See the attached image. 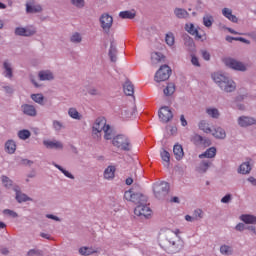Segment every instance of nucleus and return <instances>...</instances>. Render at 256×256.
<instances>
[{
  "mask_svg": "<svg viewBox=\"0 0 256 256\" xmlns=\"http://www.w3.org/2000/svg\"><path fill=\"white\" fill-rule=\"evenodd\" d=\"M124 199L137 205L134 209V214L137 215V217H145L146 219L151 217L152 211L147 205V196L141 193H135L133 189H130L124 193Z\"/></svg>",
  "mask_w": 256,
  "mask_h": 256,
  "instance_id": "obj_1",
  "label": "nucleus"
},
{
  "mask_svg": "<svg viewBox=\"0 0 256 256\" xmlns=\"http://www.w3.org/2000/svg\"><path fill=\"white\" fill-rule=\"evenodd\" d=\"M92 133L96 135V137H101V133H104V139H106V141H111L115 135L113 128L107 125V121L103 118L96 119L92 127Z\"/></svg>",
  "mask_w": 256,
  "mask_h": 256,
  "instance_id": "obj_2",
  "label": "nucleus"
},
{
  "mask_svg": "<svg viewBox=\"0 0 256 256\" xmlns=\"http://www.w3.org/2000/svg\"><path fill=\"white\" fill-rule=\"evenodd\" d=\"M213 81L217 83V85L220 87L222 91H225V93H233L235 89H237V85L235 84V81L233 79L216 72L212 75Z\"/></svg>",
  "mask_w": 256,
  "mask_h": 256,
  "instance_id": "obj_3",
  "label": "nucleus"
},
{
  "mask_svg": "<svg viewBox=\"0 0 256 256\" xmlns=\"http://www.w3.org/2000/svg\"><path fill=\"white\" fill-rule=\"evenodd\" d=\"M112 139V145L114 147H117V149H120V151H131V140H129V137L126 135L120 134L115 136V133L113 135Z\"/></svg>",
  "mask_w": 256,
  "mask_h": 256,
  "instance_id": "obj_4",
  "label": "nucleus"
},
{
  "mask_svg": "<svg viewBox=\"0 0 256 256\" xmlns=\"http://www.w3.org/2000/svg\"><path fill=\"white\" fill-rule=\"evenodd\" d=\"M154 195L157 199H164L169 193V183L167 182H156L153 185Z\"/></svg>",
  "mask_w": 256,
  "mask_h": 256,
  "instance_id": "obj_5",
  "label": "nucleus"
},
{
  "mask_svg": "<svg viewBox=\"0 0 256 256\" xmlns=\"http://www.w3.org/2000/svg\"><path fill=\"white\" fill-rule=\"evenodd\" d=\"M171 77V68L168 65H163L155 74V81L161 83V81H167Z\"/></svg>",
  "mask_w": 256,
  "mask_h": 256,
  "instance_id": "obj_6",
  "label": "nucleus"
},
{
  "mask_svg": "<svg viewBox=\"0 0 256 256\" xmlns=\"http://www.w3.org/2000/svg\"><path fill=\"white\" fill-rule=\"evenodd\" d=\"M224 64L226 67L234 69V71H247V66L243 62H239L233 58H225Z\"/></svg>",
  "mask_w": 256,
  "mask_h": 256,
  "instance_id": "obj_7",
  "label": "nucleus"
},
{
  "mask_svg": "<svg viewBox=\"0 0 256 256\" xmlns=\"http://www.w3.org/2000/svg\"><path fill=\"white\" fill-rule=\"evenodd\" d=\"M100 25L105 33H109L111 27H113V16L107 13L102 14L100 17Z\"/></svg>",
  "mask_w": 256,
  "mask_h": 256,
  "instance_id": "obj_8",
  "label": "nucleus"
},
{
  "mask_svg": "<svg viewBox=\"0 0 256 256\" xmlns=\"http://www.w3.org/2000/svg\"><path fill=\"white\" fill-rule=\"evenodd\" d=\"M158 115H159V119L163 123H167L171 121V119H173V112H171V109H169V107L167 106L160 108Z\"/></svg>",
  "mask_w": 256,
  "mask_h": 256,
  "instance_id": "obj_9",
  "label": "nucleus"
},
{
  "mask_svg": "<svg viewBox=\"0 0 256 256\" xmlns=\"http://www.w3.org/2000/svg\"><path fill=\"white\" fill-rule=\"evenodd\" d=\"M37 30L31 26L27 28H16L15 33L16 35H20L22 37H31V35H35Z\"/></svg>",
  "mask_w": 256,
  "mask_h": 256,
  "instance_id": "obj_10",
  "label": "nucleus"
},
{
  "mask_svg": "<svg viewBox=\"0 0 256 256\" xmlns=\"http://www.w3.org/2000/svg\"><path fill=\"white\" fill-rule=\"evenodd\" d=\"M43 145L46 149H56L61 150L63 149V142L59 140H44Z\"/></svg>",
  "mask_w": 256,
  "mask_h": 256,
  "instance_id": "obj_11",
  "label": "nucleus"
},
{
  "mask_svg": "<svg viewBox=\"0 0 256 256\" xmlns=\"http://www.w3.org/2000/svg\"><path fill=\"white\" fill-rule=\"evenodd\" d=\"M185 30L187 31V33H190V35H194V37H196L197 39H205V35H201L199 34V30H197V28H195V25H193V23H187L185 25Z\"/></svg>",
  "mask_w": 256,
  "mask_h": 256,
  "instance_id": "obj_12",
  "label": "nucleus"
},
{
  "mask_svg": "<svg viewBox=\"0 0 256 256\" xmlns=\"http://www.w3.org/2000/svg\"><path fill=\"white\" fill-rule=\"evenodd\" d=\"M38 78L40 81H53V79H55V75L51 70H41L38 73Z\"/></svg>",
  "mask_w": 256,
  "mask_h": 256,
  "instance_id": "obj_13",
  "label": "nucleus"
},
{
  "mask_svg": "<svg viewBox=\"0 0 256 256\" xmlns=\"http://www.w3.org/2000/svg\"><path fill=\"white\" fill-rule=\"evenodd\" d=\"M256 120L252 117L242 116L238 118V124L240 127H249L255 125Z\"/></svg>",
  "mask_w": 256,
  "mask_h": 256,
  "instance_id": "obj_14",
  "label": "nucleus"
},
{
  "mask_svg": "<svg viewBox=\"0 0 256 256\" xmlns=\"http://www.w3.org/2000/svg\"><path fill=\"white\" fill-rule=\"evenodd\" d=\"M133 113H135V110L127 106L120 108V117L121 119H124V121L131 119V117H133Z\"/></svg>",
  "mask_w": 256,
  "mask_h": 256,
  "instance_id": "obj_15",
  "label": "nucleus"
},
{
  "mask_svg": "<svg viewBox=\"0 0 256 256\" xmlns=\"http://www.w3.org/2000/svg\"><path fill=\"white\" fill-rule=\"evenodd\" d=\"M173 153H174L175 159L177 161H181V159H183V157H185V152L183 151V146L181 144L174 145Z\"/></svg>",
  "mask_w": 256,
  "mask_h": 256,
  "instance_id": "obj_16",
  "label": "nucleus"
},
{
  "mask_svg": "<svg viewBox=\"0 0 256 256\" xmlns=\"http://www.w3.org/2000/svg\"><path fill=\"white\" fill-rule=\"evenodd\" d=\"M211 165H213V163L209 160H204L202 161L198 167L196 168L197 173H207V171H209V167H211Z\"/></svg>",
  "mask_w": 256,
  "mask_h": 256,
  "instance_id": "obj_17",
  "label": "nucleus"
},
{
  "mask_svg": "<svg viewBox=\"0 0 256 256\" xmlns=\"http://www.w3.org/2000/svg\"><path fill=\"white\" fill-rule=\"evenodd\" d=\"M240 221L246 223V225H256V216L251 214H243L240 216Z\"/></svg>",
  "mask_w": 256,
  "mask_h": 256,
  "instance_id": "obj_18",
  "label": "nucleus"
},
{
  "mask_svg": "<svg viewBox=\"0 0 256 256\" xmlns=\"http://www.w3.org/2000/svg\"><path fill=\"white\" fill-rule=\"evenodd\" d=\"M123 91L125 95L131 97L135 93V86H133V83H131V81L126 80V82L123 85Z\"/></svg>",
  "mask_w": 256,
  "mask_h": 256,
  "instance_id": "obj_19",
  "label": "nucleus"
},
{
  "mask_svg": "<svg viewBox=\"0 0 256 256\" xmlns=\"http://www.w3.org/2000/svg\"><path fill=\"white\" fill-rule=\"evenodd\" d=\"M217 155V149L215 147H211L207 149L204 153L199 155V159H213Z\"/></svg>",
  "mask_w": 256,
  "mask_h": 256,
  "instance_id": "obj_20",
  "label": "nucleus"
},
{
  "mask_svg": "<svg viewBox=\"0 0 256 256\" xmlns=\"http://www.w3.org/2000/svg\"><path fill=\"white\" fill-rule=\"evenodd\" d=\"M22 111L25 115H29L30 117H35V115H37V110L33 105H29V104L22 105Z\"/></svg>",
  "mask_w": 256,
  "mask_h": 256,
  "instance_id": "obj_21",
  "label": "nucleus"
},
{
  "mask_svg": "<svg viewBox=\"0 0 256 256\" xmlns=\"http://www.w3.org/2000/svg\"><path fill=\"white\" fill-rule=\"evenodd\" d=\"M164 59H165V56H163L161 52H154L151 54L152 65H159V63H162Z\"/></svg>",
  "mask_w": 256,
  "mask_h": 256,
  "instance_id": "obj_22",
  "label": "nucleus"
},
{
  "mask_svg": "<svg viewBox=\"0 0 256 256\" xmlns=\"http://www.w3.org/2000/svg\"><path fill=\"white\" fill-rule=\"evenodd\" d=\"M211 133L213 137H215V139H225V137H227V133L225 132V129L221 127L215 128L214 131H212Z\"/></svg>",
  "mask_w": 256,
  "mask_h": 256,
  "instance_id": "obj_23",
  "label": "nucleus"
},
{
  "mask_svg": "<svg viewBox=\"0 0 256 256\" xmlns=\"http://www.w3.org/2000/svg\"><path fill=\"white\" fill-rule=\"evenodd\" d=\"M193 143L195 145H211V142L205 138H203L201 135H194L192 138Z\"/></svg>",
  "mask_w": 256,
  "mask_h": 256,
  "instance_id": "obj_24",
  "label": "nucleus"
},
{
  "mask_svg": "<svg viewBox=\"0 0 256 256\" xmlns=\"http://www.w3.org/2000/svg\"><path fill=\"white\" fill-rule=\"evenodd\" d=\"M3 69H4V76H6L8 79H11L13 77V67L9 63V61H5L3 63Z\"/></svg>",
  "mask_w": 256,
  "mask_h": 256,
  "instance_id": "obj_25",
  "label": "nucleus"
},
{
  "mask_svg": "<svg viewBox=\"0 0 256 256\" xmlns=\"http://www.w3.org/2000/svg\"><path fill=\"white\" fill-rule=\"evenodd\" d=\"M5 150L7 153H9L10 155H13V153H15V151H17V144H15V141L13 140H8L5 143Z\"/></svg>",
  "mask_w": 256,
  "mask_h": 256,
  "instance_id": "obj_26",
  "label": "nucleus"
},
{
  "mask_svg": "<svg viewBox=\"0 0 256 256\" xmlns=\"http://www.w3.org/2000/svg\"><path fill=\"white\" fill-rule=\"evenodd\" d=\"M222 14L226 19H229V21H232V23H237V16L233 15V11L229 8H224L222 10Z\"/></svg>",
  "mask_w": 256,
  "mask_h": 256,
  "instance_id": "obj_27",
  "label": "nucleus"
},
{
  "mask_svg": "<svg viewBox=\"0 0 256 256\" xmlns=\"http://www.w3.org/2000/svg\"><path fill=\"white\" fill-rule=\"evenodd\" d=\"M215 19L213 18V15L211 14H205L203 16V25L204 27H207L208 29H211L213 27Z\"/></svg>",
  "mask_w": 256,
  "mask_h": 256,
  "instance_id": "obj_28",
  "label": "nucleus"
},
{
  "mask_svg": "<svg viewBox=\"0 0 256 256\" xmlns=\"http://www.w3.org/2000/svg\"><path fill=\"white\" fill-rule=\"evenodd\" d=\"M220 253L221 255H225V256L233 255V246L227 245V244L221 245Z\"/></svg>",
  "mask_w": 256,
  "mask_h": 256,
  "instance_id": "obj_29",
  "label": "nucleus"
},
{
  "mask_svg": "<svg viewBox=\"0 0 256 256\" xmlns=\"http://www.w3.org/2000/svg\"><path fill=\"white\" fill-rule=\"evenodd\" d=\"M115 171H116L115 166H108L104 171V178L114 179Z\"/></svg>",
  "mask_w": 256,
  "mask_h": 256,
  "instance_id": "obj_30",
  "label": "nucleus"
},
{
  "mask_svg": "<svg viewBox=\"0 0 256 256\" xmlns=\"http://www.w3.org/2000/svg\"><path fill=\"white\" fill-rule=\"evenodd\" d=\"M239 173H241L242 175H247L248 173L251 172V164H249V162H244L240 165Z\"/></svg>",
  "mask_w": 256,
  "mask_h": 256,
  "instance_id": "obj_31",
  "label": "nucleus"
},
{
  "mask_svg": "<svg viewBox=\"0 0 256 256\" xmlns=\"http://www.w3.org/2000/svg\"><path fill=\"white\" fill-rule=\"evenodd\" d=\"M68 115L69 117H71L72 119H76L77 121H81V119L83 118V116L75 108H70L68 110Z\"/></svg>",
  "mask_w": 256,
  "mask_h": 256,
  "instance_id": "obj_32",
  "label": "nucleus"
},
{
  "mask_svg": "<svg viewBox=\"0 0 256 256\" xmlns=\"http://www.w3.org/2000/svg\"><path fill=\"white\" fill-rule=\"evenodd\" d=\"M174 14L176 15V17H178V19H185L186 17L189 16V13L187 12V10L183 8H176L174 10Z\"/></svg>",
  "mask_w": 256,
  "mask_h": 256,
  "instance_id": "obj_33",
  "label": "nucleus"
},
{
  "mask_svg": "<svg viewBox=\"0 0 256 256\" xmlns=\"http://www.w3.org/2000/svg\"><path fill=\"white\" fill-rule=\"evenodd\" d=\"M121 19H135V10L132 11H122L119 13Z\"/></svg>",
  "mask_w": 256,
  "mask_h": 256,
  "instance_id": "obj_34",
  "label": "nucleus"
},
{
  "mask_svg": "<svg viewBox=\"0 0 256 256\" xmlns=\"http://www.w3.org/2000/svg\"><path fill=\"white\" fill-rule=\"evenodd\" d=\"M199 129H201V131H203L204 133H213V130L211 129V127H209V123H207V121L205 120L200 121Z\"/></svg>",
  "mask_w": 256,
  "mask_h": 256,
  "instance_id": "obj_35",
  "label": "nucleus"
},
{
  "mask_svg": "<svg viewBox=\"0 0 256 256\" xmlns=\"http://www.w3.org/2000/svg\"><path fill=\"white\" fill-rule=\"evenodd\" d=\"M2 183L6 189H17V187L13 186V180L9 179L7 176H2Z\"/></svg>",
  "mask_w": 256,
  "mask_h": 256,
  "instance_id": "obj_36",
  "label": "nucleus"
},
{
  "mask_svg": "<svg viewBox=\"0 0 256 256\" xmlns=\"http://www.w3.org/2000/svg\"><path fill=\"white\" fill-rule=\"evenodd\" d=\"M43 8H41V5H26V11L27 13H40Z\"/></svg>",
  "mask_w": 256,
  "mask_h": 256,
  "instance_id": "obj_37",
  "label": "nucleus"
},
{
  "mask_svg": "<svg viewBox=\"0 0 256 256\" xmlns=\"http://www.w3.org/2000/svg\"><path fill=\"white\" fill-rule=\"evenodd\" d=\"M206 113L209 117H212V119H219L220 114L217 108H207Z\"/></svg>",
  "mask_w": 256,
  "mask_h": 256,
  "instance_id": "obj_38",
  "label": "nucleus"
},
{
  "mask_svg": "<svg viewBox=\"0 0 256 256\" xmlns=\"http://www.w3.org/2000/svg\"><path fill=\"white\" fill-rule=\"evenodd\" d=\"M14 191H16V200L18 203H25V201H29V198L25 194L19 192L17 188H14Z\"/></svg>",
  "mask_w": 256,
  "mask_h": 256,
  "instance_id": "obj_39",
  "label": "nucleus"
},
{
  "mask_svg": "<svg viewBox=\"0 0 256 256\" xmlns=\"http://www.w3.org/2000/svg\"><path fill=\"white\" fill-rule=\"evenodd\" d=\"M175 93V84L174 83H168L166 88L164 89V95L167 97L173 95Z\"/></svg>",
  "mask_w": 256,
  "mask_h": 256,
  "instance_id": "obj_40",
  "label": "nucleus"
},
{
  "mask_svg": "<svg viewBox=\"0 0 256 256\" xmlns=\"http://www.w3.org/2000/svg\"><path fill=\"white\" fill-rule=\"evenodd\" d=\"M52 127L57 133H59V131H61L62 129H65V125H63V122L59 120H53Z\"/></svg>",
  "mask_w": 256,
  "mask_h": 256,
  "instance_id": "obj_41",
  "label": "nucleus"
},
{
  "mask_svg": "<svg viewBox=\"0 0 256 256\" xmlns=\"http://www.w3.org/2000/svg\"><path fill=\"white\" fill-rule=\"evenodd\" d=\"M109 57L113 63L117 61V48L113 44L110 46Z\"/></svg>",
  "mask_w": 256,
  "mask_h": 256,
  "instance_id": "obj_42",
  "label": "nucleus"
},
{
  "mask_svg": "<svg viewBox=\"0 0 256 256\" xmlns=\"http://www.w3.org/2000/svg\"><path fill=\"white\" fill-rule=\"evenodd\" d=\"M18 137L22 141H27V139H29V137H31V132L29 130H20L18 132Z\"/></svg>",
  "mask_w": 256,
  "mask_h": 256,
  "instance_id": "obj_43",
  "label": "nucleus"
},
{
  "mask_svg": "<svg viewBox=\"0 0 256 256\" xmlns=\"http://www.w3.org/2000/svg\"><path fill=\"white\" fill-rule=\"evenodd\" d=\"M160 157L162 159V161H164V163L169 164V162L171 161V154H169V152H167V150L163 149L160 152Z\"/></svg>",
  "mask_w": 256,
  "mask_h": 256,
  "instance_id": "obj_44",
  "label": "nucleus"
},
{
  "mask_svg": "<svg viewBox=\"0 0 256 256\" xmlns=\"http://www.w3.org/2000/svg\"><path fill=\"white\" fill-rule=\"evenodd\" d=\"M165 41L169 47H173V45H175V36L173 35V33L170 32L166 34Z\"/></svg>",
  "mask_w": 256,
  "mask_h": 256,
  "instance_id": "obj_45",
  "label": "nucleus"
},
{
  "mask_svg": "<svg viewBox=\"0 0 256 256\" xmlns=\"http://www.w3.org/2000/svg\"><path fill=\"white\" fill-rule=\"evenodd\" d=\"M79 253L80 255H93V253H95V250H93V248H89V247H82L79 249Z\"/></svg>",
  "mask_w": 256,
  "mask_h": 256,
  "instance_id": "obj_46",
  "label": "nucleus"
},
{
  "mask_svg": "<svg viewBox=\"0 0 256 256\" xmlns=\"http://www.w3.org/2000/svg\"><path fill=\"white\" fill-rule=\"evenodd\" d=\"M70 41L71 43H81V41H83V38L81 37V34L79 32H76L72 34V36L70 37Z\"/></svg>",
  "mask_w": 256,
  "mask_h": 256,
  "instance_id": "obj_47",
  "label": "nucleus"
},
{
  "mask_svg": "<svg viewBox=\"0 0 256 256\" xmlns=\"http://www.w3.org/2000/svg\"><path fill=\"white\" fill-rule=\"evenodd\" d=\"M55 168L59 169V171H61V173H63V175H65V177H68V179H75V177H73V174H71L69 171L63 169V167H61L60 165L55 164Z\"/></svg>",
  "mask_w": 256,
  "mask_h": 256,
  "instance_id": "obj_48",
  "label": "nucleus"
},
{
  "mask_svg": "<svg viewBox=\"0 0 256 256\" xmlns=\"http://www.w3.org/2000/svg\"><path fill=\"white\" fill-rule=\"evenodd\" d=\"M31 99H33L35 103H38L39 105H43L44 97L42 94H32Z\"/></svg>",
  "mask_w": 256,
  "mask_h": 256,
  "instance_id": "obj_49",
  "label": "nucleus"
},
{
  "mask_svg": "<svg viewBox=\"0 0 256 256\" xmlns=\"http://www.w3.org/2000/svg\"><path fill=\"white\" fill-rule=\"evenodd\" d=\"M4 215H8L9 217H13V219L19 217V215H17V212L13 211V210H9V209H5L3 211Z\"/></svg>",
  "mask_w": 256,
  "mask_h": 256,
  "instance_id": "obj_50",
  "label": "nucleus"
},
{
  "mask_svg": "<svg viewBox=\"0 0 256 256\" xmlns=\"http://www.w3.org/2000/svg\"><path fill=\"white\" fill-rule=\"evenodd\" d=\"M194 219H203V210L196 209L194 211Z\"/></svg>",
  "mask_w": 256,
  "mask_h": 256,
  "instance_id": "obj_51",
  "label": "nucleus"
},
{
  "mask_svg": "<svg viewBox=\"0 0 256 256\" xmlns=\"http://www.w3.org/2000/svg\"><path fill=\"white\" fill-rule=\"evenodd\" d=\"M72 1V5H75V7L81 8L85 5V1L84 0H71Z\"/></svg>",
  "mask_w": 256,
  "mask_h": 256,
  "instance_id": "obj_52",
  "label": "nucleus"
},
{
  "mask_svg": "<svg viewBox=\"0 0 256 256\" xmlns=\"http://www.w3.org/2000/svg\"><path fill=\"white\" fill-rule=\"evenodd\" d=\"M191 63H192V65H195V67H199V65H200L199 59L195 55H192Z\"/></svg>",
  "mask_w": 256,
  "mask_h": 256,
  "instance_id": "obj_53",
  "label": "nucleus"
},
{
  "mask_svg": "<svg viewBox=\"0 0 256 256\" xmlns=\"http://www.w3.org/2000/svg\"><path fill=\"white\" fill-rule=\"evenodd\" d=\"M235 229L236 231H245L246 227H245V224L239 223L236 225Z\"/></svg>",
  "mask_w": 256,
  "mask_h": 256,
  "instance_id": "obj_54",
  "label": "nucleus"
},
{
  "mask_svg": "<svg viewBox=\"0 0 256 256\" xmlns=\"http://www.w3.org/2000/svg\"><path fill=\"white\" fill-rule=\"evenodd\" d=\"M202 57L205 61H209V59H211V55L207 51H202Z\"/></svg>",
  "mask_w": 256,
  "mask_h": 256,
  "instance_id": "obj_55",
  "label": "nucleus"
},
{
  "mask_svg": "<svg viewBox=\"0 0 256 256\" xmlns=\"http://www.w3.org/2000/svg\"><path fill=\"white\" fill-rule=\"evenodd\" d=\"M229 201H231V196H230V194L225 195V196L221 199V203H229Z\"/></svg>",
  "mask_w": 256,
  "mask_h": 256,
  "instance_id": "obj_56",
  "label": "nucleus"
},
{
  "mask_svg": "<svg viewBox=\"0 0 256 256\" xmlns=\"http://www.w3.org/2000/svg\"><path fill=\"white\" fill-rule=\"evenodd\" d=\"M180 122H181L182 127H187V120L185 119L184 115L180 116Z\"/></svg>",
  "mask_w": 256,
  "mask_h": 256,
  "instance_id": "obj_57",
  "label": "nucleus"
},
{
  "mask_svg": "<svg viewBox=\"0 0 256 256\" xmlns=\"http://www.w3.org/2000/svg\"><path fill=\"white\" fill-rule=\"evenodd\" d=\"M47 219H53V221H60L59 217L53 215V214H47Z\"/></svg>",
  "mask_w": 256,
  "mask_h": 256,
  "instance_id": "obj_58",
  "label": "nucleus"
},
{
  "mask_svg": "<svg viewBox=\"0 0 256 256\" xmlns=\"http://www.w3.org/2000/svg\"><path fill=\"white\" fill-rule=\"evenodd\" d=\"M29 256L39 255V250L32 249L28 252Z\"/></svg>",
  "mask_w": 256,
  "mask_h": 256,
  "instance_id": "obj_59",
  "label": "nucleus"
},
{
  "mask_svg": "<svg viewBox=\"0 0 256 256\" xmlns=\"http://www.w3.org/2000/svg\"><path fill=\"white\" fill-rule=\"evenodd\" d=\"M89 94L90 95H99V91L97 89H95V88H91L89 90Z\"/></svg>",
  "mask_w": 256,
  "mask_h": 256,
  "instance_id": "obj_60",
  "label": "nucleus"
},
{
  "mask_svg": "<svg viewBox=\"0 0 256 256\" xmlns=\"http://www.w3.org/2000/svg\"><path fill=\"white\" fill-rule=\"evenodd\" d=\"M185 220L190 222V223H193V221H195V217L190 216V215H186L185 216Z\"/></svg>",
  "mask_w": 256,
  "mask_h": 256,
  "instance_id": "obj_61",
  "label": "nucleus"
},
{
  "mask_svg": "<svg viewBox=\"0 0 256 256\" xmlns=\"http://www.w3.org/2000/svg\"><path fill=\"white\" fill-rule=\"evenodd\" d=\"M248 181H249V183H251L252 185H254L256 187V179L254 177H249Z\"/></svg>",
  "mask_w": 256,
  "mask_h": 256,
  "instance_id": "obj_62",
  "label": "nucleus"
},
{
  "mask_svg": "<svg viewBox=\"0 0 256 256\" xmlns=\"http://www.w3.org/2000/svg\"><path fill=\"white\" fill-rule=\"evenodd\" d=\"M172 233L179 239V235H181V231L179 229H175Z\"/></svg>",
  "mask_w": 256,
  "mask_h": 256,
  "instance_id": "obj_63",
  "label": "nucleus"
},
{
  "mask_svg": "<svg viewBox=\"0 0 256 256\" xmlns=\"http://www.w3.org/2000/svg\"><path fill=\"white\" fill-rule=\"evenodd\" d=\"M40 237H43V239H51V236L47 233H41Z\"/></svg>",
  "mask_w": 256,
  "mask_h": 256,
  "instance_id": "obj_64",
  "label": "nucleus"
}]
</instances>
